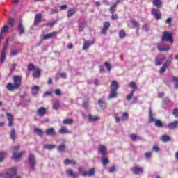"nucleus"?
Instances as JSON below:
<instances>
[{
  "instance_id": "obj_1",
  "label": "nucleus",
  "mask_w": 178,
  "mask_h": 178,
  "mask_svg": "<svg viewBox=\"0 0 178 178\" xmlns=\"http://www.w3.org/2000/svg\"><path fill=\"white\" fill-rule=\"evenodd\" d=\"M13 83L10 82L6 86V88L8 91H15V90H17V88L22 86V77L15 75L13 78Z\"/></svg>"
},
{
  "instance_id": "obj_2",
  "label": "nucleus",
  "mask_w": 178,
  "mask_h": 178,
  "mask_svg": "<svg viewBox=\"0 0 178 178\" xmlns=\"http://www.w3.org/2000/svg\"><path fill=\"white\" fill-rule=\"evenodd\" d=\"M16 168H12L7 172L0 174V177L3 178H22L16 175Z\"/></svg>"
},
{
  "instance_id": "obj_3",
  "label": "nucleus",
  "mask_w": 178,
  "mask_h": 178,
  "mask_svg": "<svg viewBox=\"0 0 178 178\" xmlns=\"http://www.w3.org/2000/svg\"><path fill=\"white\" fill-rule=\"evenodd\" d=\"M111 92L110 95L108 96V99H111V98H115L118 95L117 91L119 88V84L116 81H112L111 84Z\"/></svg>"
},
{
  "instance_id": "obj_4",
  "label": "nucleus",
  "mask_w": 178,
  "mask_h": 178,
  "mask_svg": "<svg viewBox=\"0 0 178 178\" xmlns=\"http://www.w3.org/2000/svg\"><path fill=\"white\" fill-rule=\"evenodd\" d=\"M12 151H13L12 159H14L15 161H17V159H20V158H22V156L25 152L24 151H23L19 153H16L17 152V151H19V146L14 147L12 149Z\"/></svg>"
},
{
  "instance_id": "obj_5",
  "label": "nucleus",
  "mask_w": 178,
  "mask_h": 178,
  "mask_svg": "<svg viewBox=\"0 0 178 178\" xmlns=\"http://www.w3.org/2000/svg\"><path fill=\"white\" fill-rule=\"evenodd\" d=\"M173 35L172 34V33L168 32V31H165L163 33V37L161 38V41L162 42H163V41H168V42H173V38H172Z\"/></svg>"
},
{
  "instance_id": "obj_6",
  "label": "nucleus",
  "mask_w": 178,
  "mask_h": 178,
  "mask_svg": "<svg viewBox=\"0 0 178 178\" xmlns=\"http://www.w3.org/2000/svg\"><path fill=\"white\" fill-rule=\"evenodd\" d=\"M149 122H155V126H156V127H163V124L161 120H155L154 118V117L152 116V111L151 110L149 111Z\"/></svg>"
},
{
  "instance_id": "obj_7",
  "label": "nucleus",
  "mask_w": 178,
  "mask_h": 178,
  "mask_svg": "<svg viewBox=\"0 0 178 178\" xmlns=\"http://www.w3.org/2000/svg\"><path fill=\"white\" fill-rule=\"evenodd\" d=\"M29 162L31 168L32 169V170H34L35 169V157L34 156V154H29Z\"/></svg>"
},
{
  "instance_id": "obj_8",
  "label": "nucleus",
  "mask_w": 178,
  "mask_h": 178,
  "mask_svg": "<svg viewBox=\"0 0 178 178\" xmlns=\"http://www.w3.org/2000/svg\"><path fill=\"white\" fill-rule=\"evenodd\" d=\"M6 51H8V41L6 42V44L1 51V61L2 63H3V62H5L6 60Z\"/></svg>"
},
{
  "instance_id": "obj_9",
  "label": "nucleus",
  "mask_w": 178,
  "mask_h": 178,
  "mask_svg": "<svg viewBox=\"0 0 178 178\" xmlns=\"http://www.w3.org/2000/svg\"><path fill=\"white\" fill-rule=\"evenodd\" d=\"M95 43V40H85L83 43V49H88V48H90V45H92Z\"/></svg>"
},
{
  "instance_id": "obj_10",
  "label": "nucleus",
  "mask_w": 178,
  "mask_h": 178,
  "mask_svg": "<svg viewBox=\"0 0 178 178\" xmlns=\"http://www.w3.org/2000/svg\"><path fill=\"white\" fill-rule=\"evenodd\" d=\"M66 174L71 178H79V173L74 172L72 169L67 170Z\"/></svg>"
},
{
  "instance_id": "obj_11",
  "label": "nucleus",
  "mask_w": 178,
  "mask_h": 178,
  "mask_svg": "<svg viewBox=\"0 0 178 178\" xmlns=\"http://www.w3.org/2000/svg\"><path fill=\"white\" fill-rule=\"evenodd\" d=\"M152 15H154V16H155L156 20H160V19L162 16L161 14V11H159V10H156L155 8H152Z\"/></svg>"
},
{
  "instance_id": "obj_12",
  "label": "nucleus",
  "mask_w": 178,
  "mask_h": 178,
  "mask_svg": "<svg viewBox=\"0 0 178 178\" xmlns=\"http://www.w3.org/2000/svg\"><path fill=\"white\" fill-rule=\"evenodd\" d=\"M109 27H111V22H106L103 25V29L102 30V34H106V31L109 30Z\"/></svg>"
},
{
  "instance_id": "obj_13",
  "label": "nucleus",
  "mask_w": 178,
  "mask_h": 178,
  "mask_svg": "<svg viewBox=\"0 0 178 178\" xmlns=\"http://www.w3.org/2000/svg\"><path fill=\"white\" fill-rule=\"evenodd\" d=\"M99 153L102 154L103 156H105V155L108 154L106 147H105L104 145H100L99 146Z\"/></svg>"
},
{
  "instance_id": "obj_14",
  "label": "nucleus",
  "mask_w": 178,
  "mask_h": 178,
  "mask_svg": "<svg viewBox=\"0 0 178 178\" xmlns=\"http://www.w3.org/2000/svg\"><path fill=\"white\" fill-rule=\"evenodd\" d=\"M45 113H47V109L44 107H40L37 111V114L38 115V116H40V118H42V116H44Z\"/></svg>"
},
{
  "instance_id": "obj_15",
  "label": "nucleus",
  "mask_w": 178,
  "mask_h": 178,
  "mask_svg": "<svg viewBox=\"0 0 178 178\" xmlns=\"http://www.w3.org/2000/svg\"><path fill=\"white\" fill-rule=\"evenodd\" d=\"M157 49L159 51H160V52H165V51H169V49H170V47H165V46H162L161 45V44H157Z\"/></svg>"
},
{
  "instance_id": "obj_16",
  "label": "nucleus",
  "mask_w": 178,
  "mask_h": 178,
  "mask_svg": "<svg viewBox=\"0 0 178 178\" xmlns=\"http://www.w3.org/2000/svg\"><path fill=\"white\" fill-rule=\"evenodd\" d=\"M143 168H140L138 166H134L132 168V172L134 173V175H138L140 173H143Z\"/></svg>"
},
{
  "instance_id": "obj_17",
  "label": "nucleus",
  "mask_w": 178,
  "mask_h": 178,
  "mask_svg": "<svg viewBox=\"0 0 178 178\" xmlns=\"http://www.w3.org/2000/svg\"><path fill=\"white\" fill-rule=\"evenodd\" d=\"M7 119L8 120V126L10 127L13 126V115L10 114V113H7Z\"/></svg>"
},
{
  "instance_id": "obj_18",
  "label": "nucleus",
  "mask_w": 178,
  "mask_h": 178,
  "mask_svg": "<svg viewBox=\"0 0 178 178\" xmlns=\"http://www.w3.org/2000/svg\"><path fill=\"white\" fill-rule=\"evenodd\" d=\"M47 136H56V132L55 131V129L49 128L45 131Z\"/></svg>"
},
{
  "instance_id": "obj_19",
  "label": "nucleus",
  "mask_w": 178,
  "mask_h": 178,
  "mask_svg": "<svg viewBox=\"0 0 178 178\" xmlns=\"http://www.w3.org/2000/svg\"><path fill=\"white\" fill-rule=\"evenodd\" d=\"M18 34L19 35L24 34V26L22 22H19L18 24Z\"/></svg>"
},
{
  "instance_id": "obj_20",
  "label": "nucleus",
  "mask_w": 178,
  "mask_h": 178,
  "mask_svg": "<svg viewBox=\"0 0 178 178\" xmlns=\"http://www.w3.org/2000/svg\"><path fill=\"white\" fill-rule=\"evenodd\" d=\"M56 35V32H52L49 34L44 35L43 36L44 40H50V38H54Z\"/></svg>"
},
{
  "instance_id": "obj_21",
  "label": "nucleus",
  "mask_w": 178,
  "mask_h": 178,
  "mask_svg": "<svg viewBox=\"0 0 178 178\" xmlns=\"http://www.w3.org/2000/svg\"><path fill=\"white\" fill-rule=\"evenodd\" d=\"M44 149H49L51 151V149H54V148H56V145H51V144H45L43 145Z\"/></svg>"
},
{
  "instance_id": "obj_22",
  "label": "nucleus",
  "mask_w": 178,
  "mask_h": 178,
  "mask_svg": "<svg viewBox=\"0 0 178 178\" xmlns=\"http://www.w3.org/2000/svg\"><path fill=\"white\" fill-rule=\"evenodd\" d=\"M9 30V27H8V26H5L3 27V29H1V32H0V42L2 40V38L3 35L2 34H3V33H7Z\"/></svg>"
},
{
  "instance_id": "obj_23",
  "label": "nucleus",
  "mask_w": 178,
  "mask_h": 178,
  "mask_svg": "<svg viewBox=\"0 0 178 178\" xmlns=\"http://www.w3.org/2000/svg\"><path fill=\"white\" fill-rule=\"evenodd\" d=\"M58 133L60 134H69L70 131L67 130V128L65 127H62L61 129L58 131Z\"/></svg>"
},
{
  "instance_id": "obj_24",
  "label": "nucleus",
  "mask_w": 178,
  "mask_h": 178,
  "mask_svg": "<svg viewBox=\"0 0 178 178\" xmlns=\"http://www.w3.org/2000/svg\"><path fill=\"white\" fill-rule=\"evenodd\" d=\"M178 127V122L177 121H175L173 122H170V124H168V129H176V127Z\"/></svg>"
},
{
  "instance_id": "obj_25",
  "label": "nucleus",
  "mask_w": 178,
  "mask_h": 178,
  "mask_svg": "<svg viewBox=\"0 0 178 178\" xmlns=\"http://www.w3.org/2000/svg\"><path fill=\"white\" fill-rule=\"evenodd\" d=\"M172 59H173V55L170 54L168 56V59L165 61V63L163 65H165V66H167V67H168V66L171 64Z\"/></svg>"
},
{
  "instance_id": "obj_26",
  "label": "nucleus",
  "mask_w": 178,
  "mask_h": 178,
  "mask_svg": "<svg viewBox=\"0 0 178 178\" xmlns=\"http://www.w3.org/2000/svg\"><path fill=\"white\" fill-rule=\"evenodd\" d=\"M152 3L156 8H162V1L161 0H154Z\"/></svg>"
},
{
  "instance_id": "obj_27",
  "label": "nucleus",
  "mask_w": 178,
  "mask_h": 178,
  "mask_svg": "<svg viewBox=\"0 0 178 178\" xmlns=\"http://www.w3.org/2000/svg\"><path fill=\"white\" fill-rule=\"evenodd\" d=\"M131 24L134 26V29H136L137 33L140 30V24H138L136 20L131 21Z\"/></svg>"
},
{
  "instance_id": "obj_28",
  "label": "nucleus",
  "mask_w": 178,
  "mask_h": 178,
  "mask_svg": "<svg viewBox=\"0 0 178 178\" xmlns=\"http://www.w3.org/2000/svg\"><path fill=\"white\" fill-rule=\"evenodd\" d=\"M40 91V87L38 86H35L32 88V94L33 95H37Z\"/></svg>"
},
{
  "instance_id": "obj_29",
  "label": "nucleus",
  "mask_w": 178,
  "mask_h": 178,
  "mask_svg": "<svg viewBox=\"0 0 178 178\" xmlns=\"http://www.w3.org/2000/svg\"><path fill=\"white\" fill-rule=\"evenodd\" d=\"M88 119L90 122H97V120H99V117L94 116L91 114H89Z\"/></svg>"
},
{
  "instance_id": "obj_30",
  "label": "nucleus",
  "mask_w": 178,
  "mask_h": 178,
  "mask_svg": "<svg viewBox=\"0 0 178 178\" xmlns=\"http://www.w3.org/2000/svg\"><path fill=\"white\" fill-rule=\"evenodd\" d=\"M66 149V145L62 143L58 147V152H65V150Z\"/></svg>"
},
{
  "instance_id": "obj_31",
  "label": "nucleus",
  "mask_w": 178,
  "mask_h": 178,
  "mask_svg": "<svg viewBox=\"0 0 178 178\" xmlns=\"http://www.w3.org/2000/svg\"><path fill=\"white\" fill-rule=\"evenodd\" d=\"M41 19H42L41 14H37L35 17V20H34L35 24H38V23H40V22H41Z\"/></svg>"
},
{
  "instance_id": "obj_32",
  "label": "nucleus",
  "mask_w": 178,
  "mask_h": 178,
  "mask_svg": "<svg viewBox=\"0 0 178 178\" xmlns=\"http://www.w3.org/2000/svg\"><path fill=\"white\" fill-rule=\"evenodd\" d=\"M98 104L100 108H102L103 109H106V102L102 101V99H99L98 101Z\"/></svg>"
},
{
  "instance_id": "obj_33",
  "label": "nucleus",
  "mask_w": 178,
  "mask_h": 178,
  "mask_svg": "<svg viewBox=\"0 0 178 178\" xmlns=\"http://www.w3.org/2000/svg\"><path fill=\"white\" fill-rule=\"evenodd\" d=\"M155 63L156 66H161L162 63H163V59L161 58H156L155 59Z\"/></svg>"
},
{
  "instance_id": "obj_34",
  "label": "nucleus",
  "mask_w": 178,
  "mask_h": 178,
  "mask_svg": "<svg viewBox=\"0 0 178 178\" xmlns=\"http://www.w3.org/2000/svg\"><path fill=\"white\" fill-rule=\"evenodd\" d=\"M161 140L163 143H168V141H170V137L168 135H163L161 136Z\"/></svg>"
},
{
  "instance_id": "obj_35",
  "label": "nucleus",
  "mask_w": 178,
  "mask_h": 178,
  "mask_svg": "<svg viewBox=\"0 0 178 178\" xmlns=\"http://www.w3.org/2000/svg\"><path fill=\"white\" fill-rule=\"evenodd\" d=\"M40 75H41V71H40V70H37L33 72V76L35 79L40 77Z\"/></svg>"
},
{
  "instance_id": "obj_36",
  "label": "nucleus",
  "mask_w": 178,
  "mask_h": 178,
  "mask_svg": "<svg viewBox=\"0 0 178 178\" xmlns=\"http://www.w3.org/2000/svg\"><path fill=\"white\" fill-rule=\"evenodd\" d=\"M64 163L65 165H76V161L74 160H70V159H66L64 161Z\"/></svg>"
},
{
  "instance_id": "obj_37",
  "label": "nucleus",
  "mask_w": 178,
  "mask_h": 178,
  "mask_svg": "<svg viewBox=\"0 0 178 178\" xmlns=\"http://www.w3.org/2000/svg\"><path fill=\"white\" fill-rule=\"evenodd\" d=\"M74 13H76V10L74 8L68 10L67 13V17H72Z\"/></svg>"
},
{
  "instance_id": "obj_38",
  "label": "nucleus",
  "mask_w": 178,
  "mask_h": 178,
  "mask_svg": "<svg viewBox=\"0 0 178 178\" xmlns=\"http://www.w3.org/2000/svg\"><path fill=\"white\" fill-rule=\"evenodd\" d=\"M10 138L13 141H15V140H16V131L15 129H12V131H11Z\"/></svg>"
},
{
  "instance_id": "obj_39",
  "label": "nucleus",
  "mask_w": 178,
  "mask_h": 178,
  "mask_svg": "<svg viewBox=\"0 0 178 178\" xmlns=\"http://www.w3.org/2000/svg\"><path fill=\"white\" fill-rule=\"evenodd\" d=\"M79 172L82 175V176H87V172L84 170V168L80 167L79 168Z\"/></svg>"
},
{
  "instance_id": "obj_40",
  "label": "nucleus",
  "mask_w": 178,
  "mask_h": 178,
  "mask_svg": "<svg viewBox=\"0 0 178 178\" xmlns=\"http://www.w3.org/2000/svg\"><path fill=\"white\" fill-rule=\"evenodd\" d=\"M63 124H72L73 123V120L72 119H65L63 122Z\"/></svg>"
},
{
  "instance_id": "obj_41",
  "label": "nucleus",
  "mask_w": 178,
  "mask_h": 178,
  "mask_svg": "<svg viewBox=\"0 0 178 178\" xmlns=\"http://www.w3.org/2000/svg\"><path fill=\"white\" fill-rule=\"evenodd\" d=\"M134 96V90H131L130 94L127 96V101H130Z\"/></svg>"
},
{
  "instance_id": "obj_42",
  "label": "nucleus",
  "mask_w": 178,
  "mask_h": 178,
  "mask_svg": "<svg viewBox=\"0 0 178 178\" xmlns=\"http://www.w3.org/2000/svg\"><path fill=\"white\" fill-rule=\"evenodd\" d=\"M102 162L103 165L105 166L106 165H108V163H109V160H108V158L106 157H103L102 158Z\"/></svg>"
},
{
  "instance_id": "obj_43",
  "label": "nucleus",
  "mask_w": 178,
  "mask_h": 178,
  "mask_svg": "<svg viewBox=\"0 0 178 178\" xmlns=\"http://www.w3.org/2000/svg\"><path fill=\"white\" fill-rule=\"evenodd\" d=\"M168 67L165 65H162V67H161V69H160V74H163L164 73H165V70H166V68H167Z\"/></svg>"
},
{
  "instance_id": "obj_44",
  "label": "nucleus",
  "mask_w": 178,
  "mask_h": 178,
  "mask_svg": "<svg viewBox=\"0 0 178 178\" xmlns=\"http://www.w3.org/2000/svg\"><path fill=\"white\" fill-rule=\"evenodd\" d=\"M35 133H36V134H38V136H42V134H44V132H42V131L40 129H34Z\"/></svg>"
},
{
  "instance_id": "obj_45",
  "label": "nucleus",
  "mask_w": 178,
  "mask_h": 178,
  "mask_svg": "<svg viewBox=\"0 0 178 178\" xmlns=\"http://www.w3.org/2000/svg\"><path fill=\"white\" fill-rule=\"evenodd\" d=\"M5 156H6V153L5 152H0V162H2V161L5 159Z\"/></svg>"
},
{
  "instance_id": "obj_46",
  "label": "nucleus",
  "mask_w": 178,
  "mask_h": 178,
  "mask_svg": "<svg viewBox=\"0 0 178 178\" xmlns=\"http://www.w3.org/2000/svg\"><path fill=\"white\" fill-rule=\"evenodd\" d=\"M19 54V50L17 49H12L10 51L11 56H16Z\"/></svg>"
},
{
  "instance_id": "obj_47",
  "label": "nucleus",
  "mask_w": 178,
  "mask_h": 178,
  "mask_svg": "<svg viewBox=\"0 0 178 178\" xmlns=\"http://www.w3.org/2000/svg\"><path fill=\"white\" fill-rule=\"evenodd\" d=\"M60 106V104H59V102H56L54 104H53V109L58 110L59 109Z\"/></svg>"
},
{
  "instance_id": "obj_48",
  "label": "nucleus",
  "mask_w": 178,
  "mask_h": 178,
  "mask_svg": "<svg viewBox=\"0 0 178 178\" xmlns=\"http://www.w3.org/2000/svg\"><path fill=\"white\" fill-rule=\"evenodd\" d=\"M95 173V170L94 168H92L88 172H87V175L89 177L94 176Z\"/></svg>"
},
{
  "instance_id": "obj_49",
  "label": "nucleus",
  "mask_w": 178,
  "mask_h": 178,
  "mask_svg": "<svg viewBox=\"0 0 178 178\" xmlns=\"http://www.w3.org/2000/svg\"><path fill=\"white\" fill-rule=\"evenodd\" d=\"M34 69H35V66H34V64L31 63L28 65V70H29V72H33Z\"/></svg>"
},
{
  "instance_id": "obj_50",
  "label": "nucleus",
  "mask_w": 178,
  "mask_h": 178,
  "mask_svg": "<svg viewBox=\"0 0 178 178\" xmlns=\"http://www.w3.org/2000/svg\"><path fill=\"white\" fill-rule=\"evenodd\" d=\"M124 35H126V33L124 32V30L120 31V33H119L120 38H124Z\"/></svg>"
},
{
  "instance_id": "obj_51",
  "label": "nucleus",
  "mask_w": 178,
  "mask_h": 178,
  "mask_svg": "<svg viewBox=\"0 0 178 178\" xmlns=\"http://www.w3.org/2000/svg\"><path fill=\"white\" fill-rule=\"evenodd\" d=\"M149 24H145L143 27H142V30L143 31H148V30H149Z\"/></svg>"
},
{
  "instance_id": "obj_52",
  "label": "nucleus",
  "mask_w": 178,
  "mask_h": 178,
  "mask_svg": "<svg viewBox=\"0 0 178 178\" xmlns=\"http://www.w3.org/2000/svg\"><path fill=\"white\" fill-rule=\"evenodd\" d=\"M129 86V87H131V88H134V90H137V85L136 84V82H131Z\"/></svg>"
},
{
  "instance_id": "obj_53",
  "label": "nucleus",
  "mask_w": 178,
  "mask_h": 178,
  "mask_svg": "<svg viewBox=\"0 0 178 178\" xmlns=\"http://www.w3.org/2000/svg\"><path fill=\"white\" fill-rule=\"evenodd\" d=\"M104 65H105V67H106V68L107 69V70H108V72H111V69H112V67L111 66V64H109V63H108V62H106V63H104Z\"/></svg>"
},
{
  "instance_id": "obj_54",
  "label": "nucleus",
  "mask_w": 178,
  "mask_h": 178,
  "mask_svg": "<svg viewBox=\"0 0 178 178\" xmlns=\"http://www.w3.org/2000/svg\"><path fill=\"white\" fill-rule=\"evenodd\" d=\"M108 172L110 173H113L114 172H116V167L115 165L112 166L108 169Z\"/></svg>"
},
{
  "instance_id": "obj_55",
  "label": "nucleus",
  "mask_w": 178,
  "mask_h": 178,
  "mask_svg": "<svg viewBox=\"0 0 178 178\" xmlns=\"http://www.w3.org/2000/svg\"><path fill=\"white\" fill-rule=\"evenodd\" d=\"M8 24H9V26H10V27H13V26L15 24V20H13V19H9Z\"/></svg>"
},
{
  "instance_id": "obj_56",
  "label": "nucleus",
  "mask_w": 178,
  "mask_h": 178,
  "mask_svg": "<svg viewBox=\"0 0 178 178\" xmlns=\"http://www.w3.org/2000/svg\"><path fill=\"white\" fill-rule=\"evenodd\" d=\"M129 118V115L127 114V113H124L122 114V120H127Z\"/></svg>"
},
{
  "instance_id": "obj_57",
  "label": "nucleus",
  "mask_w": 178,
  "mask_h": 178,
  "mask_svg": "<svg viewBox=\"0 0 178 178\" xmlns=\"http://www.w3.org/2000/svg\"><path fill=\"white\" fill-rule=\"evenodd\" d=\"M51 95H52V92L47 91L43 95V97L45 98V97H51Z\"/></svg>"
},
{
  "instance_id": "obj_58",
  "label": "nucleus",
  "mask_w": 178,
  "mask_h": 178,
  "mask_svg": "<svg viewBox=\"0 0 178 178\" xmlns=\"http://www.w3.org/2000/svg\"><path fill=\"white\" fill-rule=\"evenodd\" d=\"M172 114L174 115V116H175V118L178 117V109L175 108L174 109V111H172Z\"/></svg>"
},
{
  "instance_id": "obj_59",
  "label": "nucleus",
  "mask_w": 178,
  "mask_h": 178,
  "mask_svg": "<svg viewBox=\"0 0 178 178\" xmlns=\"http://www.w3.org/2000/svg\"><path fill=\"white\" fill-rule=\"evenodd\" d=\"M58 74L60 77H61L62 79H66L67 77L66 73L65 72H61V73H59Z\"/></svg>"
},
{
  "instance_id": "obj_60",
  "label": "nucleus",
  "mask_w": 178,
  "mask_h": 178,
  "mask_svg": "<svg viewBox=\"0 0 178 178\" xmlns=\"http://www.w3.org/2000/svg\"><path fill=\"white\" fill-rule=\"evenodd\" d=\"M112 20H118L119 19V17L118 16V14H114L111 16Z\"/></svg>"
},
{
  "instance_id": "obj_61",
  "label": "nucleus",
  "mask_w": 178,
  "mask_h": 178,
  "mask_svg": "<svg viewBox=\"0 0 178 178\" xmlns=\"http://www.w3.org/2000/svg\"><path fill=\"white\" fill-rule=\"evenodd\" d=\"M131 140H133V141H136V140H137V136L132 134V135H131Z\"/></svg>"
},
{
  "instance_id": "obj_62",
  "label": "nucleus",
  "mask_w": 178,
  "mask_h": 178,
  "mask_svg": "<svg viewBox=\"0 0 178 178\" xmlns=\"http://www.w3.org/2000/svg\"><path fill=\"white\" fill-rule=\"evenodd\" d=\"M55 94L56 95H60V94H62V92H60V90L57 89L55 90Z\"/></svg>"
},
{
  "instance_id": "obj_63",
  "label": "nucleus",
  "mask_w": 178,
  "mask_h": 178,
  "mask_svg": "<svg viewBox=\"0 0 178 178\" xmlns=\"http://www.w3.org/2000/svg\"><path fill=\"white\" fill-rule=\"evenodd\" d=\"M152 149L153 151H155V152H158V151H159V147L157 146H154Z\"/></svg>"
},
{
  "instance_id": "obj_64",
  "label": "nucleus",
  "mask_w": 178,
  "mask_h": 178,
  "mask_svg": "<svg viewBox=\"0 0 178 178\" xmlns=\"http://www.w3.org/2000/svg\"><path fill=\"white\" fill-rule=\"evenodd\" d=\"M151 155H152L151 152H148V153L145 154V158H151Z\"/></svg>"
}]
</instances>
